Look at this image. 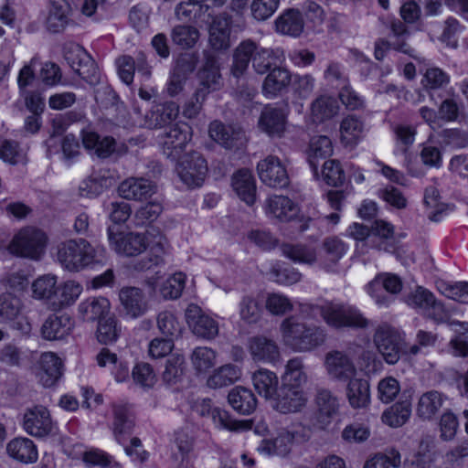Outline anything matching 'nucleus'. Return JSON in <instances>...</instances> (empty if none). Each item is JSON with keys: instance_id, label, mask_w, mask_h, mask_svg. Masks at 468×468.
<instances>
[{"instance_id": "56", "label": "nucleus", "mask_w": 468, "mask_h": 468, "mask_svg": "<svg viewBox=\"0 0 468 468\" xmlns=\"http://www.w3.org/2000/svg\"><path fill=\"white\" fill-rule=\"evenodd\" d=\"M186 276L183 272H176L168 277L160 287V293L165 299L175 300L181 296L186 285Z\"/></svg>"}, {"instance_id": "2", "label": "nucleus", "mask_w": 468, "mask_h": 468, "mask_svg": "<svg viewBox=\"0 0 468 468\" xmlns=\"http://www.w3.org/2000/svg\"><path fill=\"white\" fill-rule=\"evenodd\" d=\"M302 312L312 317L320 315L325 324L334 328H365L369 321L355 306L335 301H323L320 303L302 304Z\"/></svg>"}, {"instance_id": "13", "label": "nucleus", "mask_w": 468, "mask_h": 468, "mask_svg": "<svg viewBox=\"0 0 468 468\" xmlns=\"http://www.w3.org/2000/svg\"><path fill=\"white\" fill-rule=\"evenodd\" d=\"M186 320L193 334L198 337L210 340L218 334V322L197 304L191 303L187 306Z\"/></svg>"}, {"instance_id": "19", "label": "nucleus", "mask_w": 468, "mask_h": 468, "mask_svg": "<svg viewBox=\"0 0 468 468\" xmlns=\"http://www.w3.org/2000/svg\"><path fill=\"white\" fill-rule=\"evenodd\" d=\"M74 326V319L69 314H51L41 326V335L49 341L61 340L71 334Z\"/></svg>"}, {"instance_id": "38", "label": "nucleus", "mask_w": 468, "mask_h": 468, "mask_svg": "<svg viewBox=\"0 0 468 468\" xmlns=\"http://www.w3.org/2000/svg\"><path fill=\"white\" fill-rule=\"evenodd\" d=\"M58 285V277L53 274H44L37 277L31 284L32 298L44 302L51 310Z\"/></svg>"}, {"instance_id": "34", "label": "nucleus", "mask_w": 468, "mask_h": 468, "mask_svg": "<svg viewBox=\"0 0 468 468\" xmlns=\"http://www.w3.org/2000/svg\"><path fill=\"white\" fill-rule=\"evenodd\" d=\"M252 384L258 394L266 399H272L276 398L279 378L277 375L266 368H261L253 373Z\"/></svg>"}, {"instance_id": "45", "label": "nucleus", "mask_w": 468, "mask_h": 468, "mask_svg": "<svg viewBox=\"0 0 468 468\" xmlns=\"http://www.w3.org/2000/svg\"><path fill=\"white\" fill-rule=\"evenodd\" d=\"M110 308L111 304L107 298L90 297L79 304L78 311L84 320L100 321L109 313Z\"/></svg>"}, {"instance_id": "9", "label": "nucleus", "mask_w": 468, "mask_h": 468, "mask_svg": "<svg viewBox=\"0 0 468 468\" xmlns=\"http://www.w3.org/2000/svg\"><path fill=\"white\" fill-rule=\"evenodd\" d=\"M257 173L260 180L267 186L283 188L289 185V176L281 159L268 155L257 164Z\"/></svg>"}, {"instance_id": "42", "label": "nucleus", "mask_w": 468, "mask_h": 468, "mask_svg": "<svg viewBox=\"0 0 468 468\" xmlns=\"http://www.w3.org/2000/svg\"><path fill=\"white\" fill-rule=\"evenodd\" d=\"M292 76L285 68L272 69L262 84V92L267 98L276 97L291 82Z\"/></svg>"}, {"instance_id": "57", "label": "nucleus", "mask_w": 468, "mask_h": 468, "mask_svg": "<svg viewBox=\"0 0 468 468\" xmlns=\"http://www.w3.org/2000/svg\"><path fill=\"white\" fill-rule=\"evenodd\" d=\"M22 311L21 299L10 292L0 295V318L5 322L15 319Z\"/></svg>"}, {"instance_id": "52", "label": "nucleus", "mask_w": 468, "mask_h": 468, "mask_svg": "<svg viewBox=\"0 0 468 468\" xmlns=\"http://www.w3.org/2000/svg\"><path fill=\"white\" fill-rule=\"evenodd\" d=\"M282 51L280 49L257 48L253 57L252 66L259 74L266 73L277 61L282 58Z\"/></svg>"}, {"instance_id": "28", "label": "nucleus", "mask_w": 468, "mask_h": 468, "mask_svg": "<svg viewBox=\"0 0 468 468\" xmlns=\"http://www.w3.org/2000/svg\"><path fill=\"white\" fill-rule=\"evenodd\" d=\"M147 249L149 251L148 262L141 269L150 268L153 265H159L164 258L169 253L170 245L165 236L158 229H150L147 230Z\"/></svg>"}, {"instance_id": "14", "label": "nucleus", "mask_w": 468, "mask_h": 468, "mask_svg": "<svg viewBox=\"0 0 468 468\" xmlns=\"http://www.w3.org/2000/svg\"><path fill=\"white\" fill-rule=\"evenodd\" d=\"M324 367L331 379L346 382L356 375V368L347 353L330 351L324 357Z\"/></svg>"}, {"instance_id": "16", "label": "nucleus", "mask_w": 468, "mask_h": 468, "mask_svg": "<svg viewBox=\"0 0 468 468\" xmlns=\"http://www.w3.org/2000/svg\"><path fill=\"white\" fill-rule=\"evenodd\" d=\"M199 87L197 96L207 99L211 92L219 90L223 86L222 76L218 61L214 57H207L202 69L198 72Z\"/></svg>"}, {"instance_id": "11", "label": "nucleus", "mask_w": 468, "mask_h": 468, "mask_svg": "<svg viewBox=\"0 0 468 468\" xmlns=\"http://www.w3.org/2000/svg\"><path fill=\"white\" fill-rule=\"evenodd\" d=\"M65 58L71 69L91 85L99 82L100 74L92 58L80 46H73L65 54Z\"/></svg>"}, {"instance_id": "23", "label": "nucleus", "mask_w": 468, "mask_h": 468, "mask_svg": "<svg viewBox=\"0 0 468 468\" xmlns=\"http://www.w3.org/2000/svg\"><path fill=\"white\" fill-rule=\"evenodd\" d=\"M249 352L255 362L274 364L280 359L277 344L267 337H252L249 342Z\"/></svg>"}, {"instance_id": "25", "label": "nucleus", "mask_w": 468, "mask_h": 468, "mask_svg": "<svg viewBox=\"0 0 468 468\" xmlns=\"http://www.w3.org/2000/svg\"><path fill=\"white\" fill-rule=\"evenodd\" d=\"M231 186L239 198L248 206L256 201L257 186L254 176L248 169L237 171L231 179Z\"/></svg>"}, {"instance_id": "4", "label": "nucleus", "mask_w": 468, "mask_h": 468, "mask_svg": "<svg viewBox=\"0 0 468 468\" xmlns=\"http://www.w3.org/2000/svg\"><path fill=\"white\" fill-rule=\"evenodd\" d=\"M305 439L303 433V427L293 425L279 429L275 436L262 440L258 450L266 455L286 456L296 442Z\"/></svg>"}, {"instance_id": "10", "label": "nucleus", "mask_w": 468, "mask_h": 468, "mask_svg": "<svg viewBox=\"0 0 468 468\" xmlns=\"http://www.w3.org/2000/svg\"><path fill=\"white\" fill-rule=\"evenodd\" d=\"M402 289V282L400 278L392 273H381L377 275L366 286L367 292L375 299V303L380 306H388L392 298L383 294V291L389 294H397Z\"/></svg>"}, {"instance_id": "18", "label": "nucleus", "mask_w": 468, "mask_h": 468, "mask_svg": "<svg viewBox=\"0 0 468 468\" xmlns=\"http://www.w3.org/2000/svg\"><path fill=\"white\" fill-rule=\"evenodd\" d=\"M119 299L124 316L136 319L149 309L148 300L144 291L137 287H124L119 292Z\"/></svg>"}, {"instance_id": "54", "label": "nucleus", "mask_w": 468, "mask_h": 468, "mask_svg": "<svg viewBox=\"0 0 468 468\" xmlns=\"http://www.w3.org/2000/svg\"><path fill=\"white\" fill-rule=\"evenodd\" d=\"M401 464L399 452L396 449H390L386 453H377L369 457L363 468H399Z\"/></svg>"}, {"instance_id": "64", "label": "nucleus", "mask_w": 468, "mask_h": 468, "mask_svg": "<svg viewBox=\"0 0 468 468\" xmlns=\"http://www.w3.org/2000/svg\"><path fill=\"white\" fill-rule=\"evenodd\" d=\"M163 211V205L159 200H153L141 207L134 215L135 225L143 226L158 218Z\"/></svg>"}, {"instance_id": "47", "label": "nucleus", "mask_w": 468, "mask_h": 468, "mask_svg": "<svg viewBox=\"0 0 468 468\" xmlns=\"http://www.w3.org/2000/svg\"><path fill=\"white\" fill-rule=\"evenodd\" d=\"M411 415V403L408 399L396 402L387 409L381 417L382 421L392 428L404 425Z\"/></svg>"}, {"instance_id": "53", "label": "nucleus", "mask_w": 468, "mask_h": 468, "mask_svg": "<svg viewBox=\"0 0 468 468\" xmlns=\"http://www.w3.org/2000/svg\"><path fill=\"white\" fill-rule=\"evenodd\" d=\"M216 352L207 346L196 347L190 356L194 369L198 373H206L216 364Z\"/></svg>"}, {"instance_id": "24", "label": "nucleus", "mask_w": 468, "mask_h": 468, "mask_svg": "<svg viewBox=\"0 0 468 468\" xmlns=\"http://www.w3.org/2000/svg\"><path fill=\"white\" fill-rule=\"evenodd\" d=\"M61 359L53 352L43 353L39 358L37 378L43 387L49 388L56 384L62 375Z\"/></svg>"}, {"instance_id": "5", "label": "nucleus", "mask_w": 468, "mask_h": 468, "mask_svg": "<svg viewBox=\"0 0 468 468\" xmlns=\"http://www.w3.org/2000/svg\"><path fill=\"white\" fill-rule=\"evenodd\" d=\"M22 427L27 434L37 438L55 436L58 433V425L52 420L49 410L41 405L25 411Z\"/></svg>"}, {"instance_id": "22", "label": "nucleus", "mask_w": 468, "mask_h": 468, "mask_svg": "<svg viewBox=\"0 0 468 468\" xmlns=\"http://www.w3.org/2000/svg\"><path fill=\"white\" fill-rule=\"evenodd\" d=\"M264 211L271 218L290 221L298 215L299 208L289 197L273 195L265 200Z\"/></svg>"}, {"instance_id": "1", "label": "nucleus", "mask_w": 468, "mask_h": 468, "mask_svg": "<svg viewBox=\"0 0 468 468\" xmlns=\"http://www.w3.org/2000/svg\"><path fill=\"white\" fill-rule=\"evenodd\" d=\"M104 253V248L93 246L85 239H70L58 246L57 260L63 270L80 272L101 264Z\"/></svg>"}, {"instance_id": "39", "label": "nucleus", "mask_w": 468, "mask_h": 468, "mask_svg": "<svg viewBox=\"0 0 468 468\" xmlns=\"http://www.w3.org/2000/svg\"><path fill=\"white\" fill-rule=\"evenodd\" d=\"M228 401L234 410L243 415L252 413L257 406V399L252 391L240 386L229 391Z\"/></svg>"}, {"instance_id": "43", "label": "nucleus", "mask_w": 468, "mask_h": 468, "mask_svg": "<svg viewBox=\"0 0 468 468\" xmlns=\"http://www.w3.org/2000/svg\"><path fill=\"white\" fill-rule=\"evenodd\" d=\"M346 397L354 409L367 407L370 402L369 384L367 380L353 377L348 380Z\"/></svg>"}, {"instance_id": "62", "label": "nucleus", "mask_w": 468, "mask_h": 468, "mask_svg": "<svg viewBox=\"0 0 468 468\" xmlns=\"http://www.w3.org/2000/svg\"><path fill=\"white\" fill-rule=\"evenodd\" d=\"M82 460L87 465L100 466L101 468H121L111 455L100 449L86 451L83 453Z\"/></svg>"}, {"instance_id": "50", "label": "nucleus", "mask_w": 468, "mask_h": 468, "mask_svg": "<svg viewBox=\"0 0 468 468\" xmlns=\"http://www.w3.org/2000/svg\"><path fill=\"white\" fill-rule=\"evenodd\" d=\"M280 331L283 345L293 350L301 335L304 333V324L291 316L282 322Z\"/></svg>"}, {"instance_id": "6", "label": "nucleus", "mask_w": 468, "mask_h": 468, "mask_svg": "<svg viewBox=\"0 0 468 468\" xmlns=\"http://www.w3.org/2000/svg\"><path fill=\"white\" fill-rule=\"evenodd\" d=\"M108 241L111 249L117 254L134 257L147 250V231L139 232H115L108 228Z\"/></svg>"}, {"instance_id": "26", "label": "nucleus", "mask_w": 468, "mask_h": 468, "mask_svg": "<svg viewBox=\"0 0 468 468\" xmlns=\"http://www.w3.org/2000/svg\"><path fill=\"white\" fill-rule=\"evenodd\" d=\"M308 401V397L303 389L282 388V395L276 397L273 408L281 413H292L303 409Z\"/></svg>"}, {"instance_id": "29", "label": "nucleus", "mask_w": 468, "mask_h": 468, "mask_svg": "<svg viewBox=\"0 0 468 468\" xmlns=\"http://www.w3.org/2000/svg\"><path fill=\"white\" fill-rule=\"evenodd\" d=\"M286 118L283 110L265 107L259 119V126L269 135L281 137L285 131Z\"/></svg>"}, {"instance_id": "17", "label": "nucleus", "mask_w": 468, "mask_h": 468, "mask_svg": "<svg viewBox=\"0 0 468 468\" xmlns=\"http://www.w3.org/2000/svg\"><path fill=\"white\" fill-rule=\"evenodd\" d=\"M210 138L227 149L242 146L246 141L243 129L238 125H226L219 121L209 124Z\"/></svg>"}, {"instance_id": "59", "label": "nucleus", "mask_w": 468, "mask_h": 468, "mask_svg": "<svg viewBox=\"0 0 468 468\" xmlns=\"http://www.w3.org/2000/svg\"><path fill=\"white\" fill-rule=\"evenodd\" d=\"M434 460V452L429 445L421 443L415 453L405 459L403 468H431Z\"/></svg>"}, {"instance_id": "63", "label": "nucleus", "mask_w": 468, "mask_h": 468, "mask_svg": "<svg viewBox=\"0 0 468 468\" xmlns=\"http://www.w3.org/2000/svg\"><path fill=\"white\" fill-rule=\"evenodd\" d=\"M322 176L327 185L337 186L345 181V172L339 161L330 159L324 163Z\"/></svg>"}, {"instance_id": "44", "label": "nucleus", "mask_w": 468, "mask_h": 468, "mask_svg": "<svg viewBox=\"0 0 468 468\" xmlns=\"http://www.w3.org/2000/svg\"><path fill=\"white\" fill-rule=\"evenodd\" d=\"M337 112L336 101L333 97L321 95L311 103L310 119L314 123H322L333 118Z\"/></svg>"}, {"instance_id": "30", "label": "nucleus", "mask_w": 468, "mask_h": 468, "mask_svg": "<svg viewBox=\"0 0 468 468\" xmlns=\"http://www.w3.org/2000/svg\"><path fill=\"white\" fill-rule=\"evenodd\" d=\"M112 430L117 440L132 431L134 426V413L132 406L126 403H115L112 406Z\"/></svg>"}, {"instance_id": "46", "label": "nucleus", "mask_w": 468, "mask_h": 468, "mask_svg": "<svg viewBox=\"0 0 468 468\" xmlns=\"http://www.w3.org/2000/svg\"><path fill=\"white\" fill-rule=\"evenodd\" d=\"M258 47L251 40H244L239 44L233 54L232 74L235 77L243 75L253 58Z\"/></svg>"}, {"instance_id": "61", "label": "nucleus", "mask_w": 468, "mask_h": 468, "mask_svg": "<svg viewBox=\"0 0 468 468\" xmlns=\"http://www.w3.org/2000/svg\"><path fill=\"white\" fill-rule=\"evenodd\" d=\"M133 383L142 388H151L156 383L154 368L147 363H138L132 370Z\"/></svg>"}, {"instance_id": "58", "label": "nucleus", "mask_w": 468, "mask_h": 468, "mask_svg": "<svg viewBox=\"0 0 468 468\" xmlns=\"http://www.w3.org/2000/svg\"><path fill=\"white\" fill-rule=\"evenodd\" d=\"M173 42L182 48H193L199 38L198 30L190 26H177L172 31Z\"/></svg>"}, {"instance_id": "21", "label": "nucleus", "mask_w": 468, "mask_h": 468, "mask_svg": "<svg viewBox=\"0 0 468 468\" xmlns=\"http://www.w3.org/2000/svg\"><path fill=\"white\" fill-rule=\"evenodd\" d=\"M83 292V286L75 280L58 282L54 300L51 302V311L58 312L76 303Z\"/></svg>"}, {"instance_id": "35", "label": "nucleus", "mask_w": 468, "mask_h": 468, "mask_svg": "<svg viewBox=\"0 0 468 468\" xmlns=\"http://www.w3.org/2000/svg\"><path fill=\"white\" fill-rule=\"evenodd\" d=\"M70 6L66 0H50L46 27L48 31L58 33L62 31L69 21Z\"/></svg>"}, {"instance_id": "40", "label": "nucleus", "mask_w": 468, "mask_h": 468, "mask_svg": "<svg viewBox=\"0 0 468 468\" xmlns=\"http://www.w3.org/2000/svg\"><path fill=\"white\" fill-rule=\"evenodd\" d=\"M282 255L295 263L306 265H319V254L316 249L306 244H283Z\"/></svg>"}, {"instance_id": "8", "label": "nucleus", "mask_w": 468, "mask_h": 468, "mask_svg": "<svg viewBox=\"0 0 468 468\" xmlns=\"http://www.w3.org/2000/svg\"><path fill=\"white\" fill-rule=\"evenodd\" d=\"M242 28L243 26L235 24L230 16L226 14L217 16L209 26V45L214 50H227L231 46V34Z\"/></svg>"}, {"instance_id": "31", "label": "nucleus", "mask_w": 468, "mask_h": 468, "mask_svg": "<svg viewBox=\"0 0 468 468\" xmlns=\"http://www.w3.org/2000/svg\"><path fill=\"white\" fill-rule=\"evenodd\" d=\"M340 141L345 145H356L365 136L364 121L353 114L345 117L340 122Z\"/></svg>"}, {"instance_id": "36", "label": "nucleus", "mask_w": 468, "mask_h": 468, "mask_svg": "<svg viewBox=\"0 0 468 468\" xmlns=\"http://www.w3.org/2000/svg\"><path fill=\"white\" fill-rule=\"evenodd\" d=\"M307 380L308 376L303 360L298 357L290 359L285 365L284 373L282 376V388L303 389Z\"/></svg>"}, {"instance_id": "48", "label": "nucleus", "mask_w": 468, "mask_h": 468, "mask_svg": "<svg viewBox=\"0 0 468 468\" xmlns=\"http://www.w3.org/2000/svg\"><path fill=\"white\" fill-rule=\"evenodd\" d=\"M240 376L241 371L237 366L227 364L216 369L209 376L207 385L211 388H220L239 380Z\"/></svg>"}, {"instance_id": "12", "label": "nucleus", "mask_w": 468, "mask_h": 468, "mask_svg": "<svg viewBox=\"0 0 468 468\" xmlns=\"http://www.w3.org/2000/svg\"><path fill=\"white\" fill-rule=\"evenodd\" d=\"M192 128L184 122L170 126L162 136L163 151L168 157L177 158L191 141Z\"/></svg>"}, {"instance_id": "32", "label": "nucleus", "mask_w": 468, "mask_h": 468, "mask_svg": "<svg viewBox=\"0 0 468 468\" xmlns=\"http://www.w3.org/2000/svg\"><path fill=\"white\" fill-rule=\"evenodd\" d=\"M333 153V143L328 136L314 135L310 139L306 155L308 163L314 173L317 172L319 161L331 156Z\"/></svg>"}, {"instance_id": "37", "label": "nucleus", "mask_w": 468, "mask_h": 468, "mask_svg": "<svg viewBox=\"0 0 468 468\" xmlns=\"http://www.w3.org/2000/svg\"><path fill=\"white\" fill-rule=\"evenodd\" d=\"M275 28L279 34L298 37L303 31L304 22L298 10L289 9L275 20Z\"/></svg>"}, {"instance_id": "51", "label": "nucleus", "mask_w": 468, "mask_h": 468, "mask_svg": "<svg viewBox=\"0 0 468 468\" xmlns=\"http://www.w3.org/2000/svg\"><path fill=\"white\" fill-rule=\"evenodd\" d=\"M316 405L319 419L323 422H328L339 409V402L335 396L327 389H320L316 395Z\"/></svg>"}, {"instance_id": "49", "label": "nucleus", "mask_w": 468, "mask_h": 468, "mask_svg": "<svg viewBox=\"0 0 468 468\" xmlns=\"http://www.w3.org/2000/svg\"><path fill=\"white\" fill-rule=\"evenodd\" d=\"M325 341L324 330L319 326H307L304 324V333L301 335L296 346L295 352H309L320 346Z\"/></svg>"}, {"instance_id": "33", "label": "nucleus", "mask_w": 468, "mask_h": 468, "mask_svg": "<svg viewBox=\"0 0 468 468\" xmlns=\"http://www.w3.org/2000/svg\"><path fill=\"white\" fill-rule=\"evenodd\" d=\"M6 451L10 457L23 463H34L38 458L36 444L26 437H18L10 441Z\"/></svg>"}, {"instance_id": "20", "label": "nucleus", "mask_w": 468, "mask_h": 468, "mask_svg": "<svg viewBox=\"0 0 468 468\" xmlns=\"http://www.w3.org/2000/svg\"><path fill=\"white\" fill-rule=\"evenodd\" d=\"M118 191L125 199L142 201L156 192V186L145 178L130 177L120 184Z\"/></svg>"}, {"instance_id": "55", "label": "nucleus", "mask_w": 468, "mask_h": 468, "mask_svg": "<svg viewBox=\"0 0 468 468\" xmlns=\"http://www.w3.org/2000/svg\"><path fill=\"white\" fill-rule=\"evenodd\" d=\"M179 113V107L176 102L170 101L158 104L151 112V120L154 127L164 126L174 121Z\"/></svg>"}, {"instance_id": "41", "label": "nucleus", "mask_w": 468, "mask_h": 468, "mask_svg": "<svg viewBox=\"0 0 468 468\" xmlns=\"http://www.w3.org/2000/svg\"><path fill=\"white\" fill-rule=\"evenodd\" d=\"M446 397L436 390L423 393L418 401L416 413L424 420H431L442 407Z\"/></svg>"}, {"instance_id": "27", "label": "nucleus", "mask_w": 468, "mask_h": 468, "mask_svg": "<svg viewBox=\"0 0 468 468\" xmlns=\"http://www.w3.org/2000/svg\"><path fill=\"white\" fill-rule=\"evenodd\" d=\"M347 245L337 237L324 239L319 254V266L326 271H334L339 260L346 253Z\"/></svg>"}, {"instance_id": "3", "label": "nucleus", "mask_w": 468, "mask_h": 468, "mask_svg": "<svg viewBox=\"0 0 468 468\" xmlns=\"http://www.w3.org/2000/svg\"><path fill=\"white\" fill-rule=\"evenodd\" d=\"M46 245L47 236L42 230L27 227L14 235L8 250L16 256L37 260L44 253Z\"/></svg>"}, {"instance_id": "7", "label": "nucleus", "mask_w": 468, "mask_h": 468, "mask_svg": "<svg viewBox=\"0 0 468 468\" xmlns=\"http://www.w3.org/2000/svg\"><path fill=\"white\" fill-rule=\"evenodd\" d=\"M176 172L186 187H199L203 185L207 174V165L199 153L192 152L180 159Z\"/></svg>"}, {"instance_id": "60", "label": "nucleus", "mask_w": 468, "mask_h": 468, "mask_svg": "<svg viewBox=\"0 0 468 468\" xmlns=\"http://www.w3.org/2000/svg\"><path fill=\"white\" fill-rule=\"evenodd\" d=\"M435 296L431 292L422 286H418L415 291L409 293L406 303L412 308L422 311H430L431 306L434 305Z\"/></svg>"}, {"instance_id": "15", "label": "nucleus", "mask_w": 468, "mask_h": 468, "mask_svg": "<svg viewBox=\"0 0 468 468\" xmlns=\"http://www.w3.org/2000/svg\"><path fill=\"white\" fill-rule=\"evenodd\" d=\"M399 334L388 324L379 325L374 335L376 347L385 361L391 365L399 359Z\"/></svg>"}]
</instances>
